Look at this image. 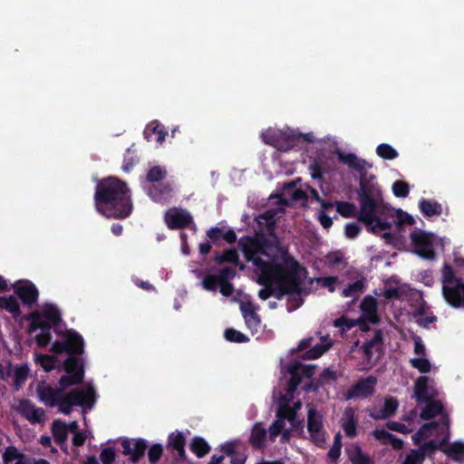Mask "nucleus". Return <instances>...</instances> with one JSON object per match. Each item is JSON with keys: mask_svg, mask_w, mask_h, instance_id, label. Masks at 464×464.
Listing matches in <instances>:
<instances>
[{"mask_svg": "<svg viewBox=\"0 0 464 464\" xmlns=\"http://www.w3.org/2000/svg\"><path fill=\"white\" fill-rule=\"evenodd\" d=\"M93 198L96 210L107 218L124 219L132 213L130 189L126 182L116 177L100 180Z\"/></svg>", "mask_w": 464, "mask_h": 464, "instance_id": "nucleus-1", "label": "nucleus"}, {"mask_svg": "<svg viewBox=\"0 0 464 464\" xmlns=\"http://www.w3.org/2000/svg\"><path fill=\"white\" fill-rule=\"evenodd\" d=\"M36 392L40 401L50 407L57 406L59 411L64 415H69L73 406L92 408L96 401L95 391L91 386L85 390L76 388L65 393L62 392L59 388L54 389L50 385H38Z\"/></svg>", "mask_w": 464, "mask_h": 464, "instance_id": "nucleus-2", "label": "nucleus"}, {"mask_svg": "<svg viewBox=\"0 0 464 464\" xmlns=\"http://www.w3.org/2000/svg\"><path fill=\"white\" fill-rule=\"evenodd\" d=\"M299 272L307 274L305 267L291 255H283V264L273 265L266 273L272 276V296L282 300L285 295L299 291Z\"/></svg>", "mask_w": 464, "mask_h": 464, "instance_id": "nucleus-3", "label": "nucleus"}, {"mask_svg": "<svg viewBox=\"0 0 464 464\" xmlns=\"http://www.w3.org/2000/svg\"><path fill=\"white\" fill-rule=\"evenodd\" d=\"M357 194L360 202L358 219L362 223H371L374 210L382 205V197L375 175L368 174L367 169L360 174Z\"/></svg>", "mask_w": 464, "mask_h": 464, "instance_id": "nucleus-4", "label": "nucleus"}, {"mask_svg": "<svg viewBox=\"0 0 464 464\" xmlns=\"http://www.w3.org/2000/svg\"><path fill=\"white\" fill-rule=\"evenodd\" d=\"M63 341H56L52 346V352L55 354L65 353L67 358L63 363V369L66 373L74 371L78 360L82 359L84 353V341L82 336L72 329L66 330L63 334Z\"/></svg>", "mask_w": 464, "mask_h": 464, "instance_id": "nucleus-5", "label": "nucleus"}, {"mask_svg": "<svg viewBox=\"0 0 464 464\" xmlns=\"http://www.w3.org/2000/svg\"><path fill=\"white\" fill-rule=\"evenodd\" d=\"M238 246L245 256L247 262L260 269L263 273H266L273 265L277 263L266 261L259 256H268L266 248L270 246L268 239L265 236H244L238 240Z\"/></svg>", "mask_w": 464, "mask_h": 464, "instance_id": "nucleus-6", "label": "nucleus"}, {"mask_svg": "<svg viewBox=\"0 0 464 464\" xmlns=\"http://www.w3.org/2000/svg\"><path fill=\"white\" fill-rule=\"evenodd\" d=\"M442 294L453 307H464V283L461 278L456 277L450 265L445 263L442 267Z\"/></svg>", "mask_w": 464, "mask_h": 464, "instance_id": "nucleus-7", "label": "nucleus"}, {"mask_svg": "<svg viewBox=\"0 0 464 464\" xmlns=\"http://www.w3.org/2000/svg\"><path fill=\"white\" fill-rule=\"evenodd\" d=\"M315 366L303 364L300 362L294 361L285 366V372L290 374V379L286 384V393L292 396L303 379H311L314 374Z\"/></svg>", "mask_w": 464, "mask_h": 464, "instance_id": "nucleus-8", "label": "nucleus"}, {"mask_svg": "<svg viewBox=\"0 0 464 464\" xmlns=\"http://www.w3.org/2000/svg\"><path fill=\"white\" fill-rule=\"evenodd\" d=\"M410 238L415 254L427 260L435 258L432 234L422 230H414L411 233Z\"/></svg>", "mask_w": 464, "mask_h": 464, "instance_id": "nucleus-9", "label": "nucleus"}, {"mask_svg": "<svg viewBox=\"0 0 464 464\" xmlns=\"http://www.w3.org/2000/svg\"><path fill=\"white\" fill-rule=\"evenodd\" d=\"M323 415L312 405H308L307 411V430L310 440L318 447L325 443V430H324Z\"/></svg>", "mask_w": 464, "mask_h": 464, "instance_id": "nucleus-10", "label": "nucleus"}, {"mask_svg": "<svg viewBox=\"0 0 464 464\" xmlns=\"http://www.w3.org/2000/svg\"><path fill=\"white\" fill-rule=\"evenodd\" d=\"M164 222L172 230L196 227L192 215L187 209L178 208H169L165 212Z\"/></svg>", "mask_w": 464, "mask_h": 464, "instance_id": "nucleus-11", "label": "nucleus"}, {"mask_svg": "<svg viewBox=\"0 0 464 464\" xmlns=\"http://www.w3.org/2000/svg\"><path fill=\"white\" fill-rule=\"evenodd\" d=\"M346 276L350 279H353L354 282L348 284L346 287L343 289L341 295L343 297L353 298V301L354 302L358 300L361 295L365 291L367 280L362 272L353 267H350L346 271Z\"/></svg>", "mask_w": 464, "mask_h": 464, "instance_id": "nucleus-12", "label": "nucleus"}, {"mask_svg": "<svg viewBox=\"0 0 464 464\" xmlns=\"http://www.w3.org/2000/svg\"><path fill=\"white\" fill-rule=\"evenodd\" d=\"M376 384L377 378L373 375L360 379L347 390L345 399L368 398L374 393Z\"/></svg>", "mask_w": 464, "mask_h": 464, "instance_id": "nucleus-13", "label": "nucleus"}, {"mask_svg": "<svg viewBox=\"0 0 464 464\" xmlns=\"http://www.w3.org/2000/svg\"><path fill=\"white\" fill-rule=\"evenodd\" d=\"M122 454L129 457L131 464H137L145 455L148 448L147 441L139 438L135 440L124 439L121 442Z\"/></svg>", "mask_w": 464, "mask_h": 464, "instance_id": "nucleus-14", "label": "nucleus"}, {"mask_svg": "<svg viewBox=\"0 0 464 464\" xmlns=\"http://www.w3.org/2000/svg\"><path fill=\"white\" fill-rule=\"evenodd\" d=\"M14 289L24 304L31 307L37 302L39 292L31 281H18L14 285Z\"/></svg>", "mask_w": 464, "mask_h": 464, "instance_id": "nucleus-15", "label": "nucleus"}, {"mask_svg": "<svg viewBox=\"0 0 464 464\" xmlns=\"http://www.w3.org/2000/svg\"><path fill=\"white\" fill-rule=\"evenodd\" d=\"M84 379V362L82 359L78 360L74 371L67 375H63L59 380V389L64 392L71 386L81 384Z\"/></svg>", "mask_w": 464, "mask_h": 464, "instance_id": "nucleus-16", "label": "nucleus"}, {"mask_svg": "<svg viewBox=\"0 0 464 464\" xmlns=\"http://www.w3.org/2000/svg\"><path fill=\"white\" fill-rule=\"evenodd\" d=\"M441 424L446 429V434L442 438V440L439 442H436L435 440H430L428 442H425L424 444L420 445V447L417 450L420 453H422L423 458L429 454L433 453L434 451L443 449L444 446L448 445L449 440H450V419L447 415L442 416Z\"/></svg>", "mask_w": 464, "mask_h": 464, "instance_id": "nucleus-17", "label": "nucleus"}, {"mask_svg": "<svg viewBox=\"0 0 464 464\" xmlns=\"http://www.w3.org/2000/svg\"><path fill=\"white\" fill-rule=\"evenodd\" d=\"M173 188L169 183L152 184L148 188V196L155 202L165 204L172 197Z\"/></svg>", "mask_w": 464, "mask_h": 464, "instance_id": "nucleus-18", "label": "nucleus"}, {"mask_svg": "<svg viewBox=\"0 0 464 464\" xmlns=\"http://www.w3.org/2000/svg\"><path fill=\"white\" fill-rule=\"evenodd\" d=\"M337 157L342 163L346 164L349 168L357 170L359 174L366 170L368 168H372V164L363 159L358 158L354 153L338 151Z\"/></svg>", "mask_w": 464, "mask_h": 464, "instance_id": "nucleus-19", "label": "nucleus"}, {"mask_svg": "<svg viewBox=\"0 0 464 464\" xmlns=\"http://www.w3.org/2000/svg\"><path fill=\"white\" fill-rule=\"evenodd\" d=\"M207 237L209 238L210 242L214 245L219 246V240L224 239L228 244L236 243L237 237L234 229L229 228L227 230H224L222 227H210L207 231Z\"/></svg>", "mask_w": 464, "mask_h": 464, "instance_id": "nucleus-20", "label": "nucleus"}, {"mask_svg": "<svg viewBox=\"0 0 464 464\" xmlns=\"http://www.w3.org/2000/svg\"><path fill=\"white\" fill-rule=\"evenodd\" d=\"M360 308L362 312L363 317L371 324H376L379 323L380 318L377 313V300L368 295L362 299Z\"/></svg>", "mask_w": 464, "mask_h": 464, "instance_id": "nucleus-21", "label": "nucleus"}, {"mask_svg": "<svg viewBox=\"0 0 464 464\" xmlns=\"http://www.w3.org/2000/svg\"><path fill=\"white\" fill-rule=\"evenodd\" d=\"M22 415L32 423H40L44 420V411L35 407L29 400H24L20 404Z\"/></svg>", "mask_w": 464, "mask_h": 464, "instance_id": "nucleus-22", "label": "nucleus"}, {"mask_svg": "<svg viewBox=\"0 0 464 464\" xmlns=\"http://www.w3.org/2000/svg\"><path fill=\"white\" fill-rule=\"evenodd\" d=\"M430 378L428 376H420L414 382V395L418 402H428L435 394L430 392L428 385Z\"/></svg>", "mask_w": 464, "mask_h": 464, "instance_id": "nucleus-23", "label": "nucleus"}, {"mask_svg": "<svg viewBox=\"0 0 464 464\" xmlns=\"http://www.w3.org/2000/svg\"><path fill=\"white\" fill-rule=\"evenodd\" d=\"M399 407V401L394 397H387L384 400L383 406L373 412L370 416L374 420H386L392 418L396 413Z\"/></svg>", "mask_w": 464, "mask_h": 464, "instance_id": "nucleus-24", "label": "nucleus"}, {"mask_svg": "<svg viewBox=\"0 0 464 464\" xmlns=\"http://www.w3.org/2000/svg\"><path fill=\"white\" fill-rule=\"evenodd\" d=\"M143 135L148 141L156 140L158 143H162L165 140L167 131L160 123L152 121L146 126Z\"/></svg>", "mask_w": 464, "mask_h": 464, "instance_id": "nucleus-25", "label": "nucleus"}, {"mask_svg": "<svg viewBox=\"0 0 464 464\" xmlns=\"http://www.w3.org/2000/svg\"><path fill=\"white\" fill-rule=\"evenodd\" d=\"M52 433L55 443L58 444L62 450H65L63 447L66 446L68 438L67 424L60 420H53L52 424Z\"/></svg>", "mask_w": 464, "mask_h": 464, "instance_id": "nucleus-26", "label": "nucleus"}, {"mask_svg": "<svg viewBox=\"0 0 464 464\" xmlns=\"http://www.w3.org/2000/svg\"><path fill=\"white\" fill-rule=\"evenodd\" d=\"M267 431L260 423H256L251 430L249 442L253 449L263 450L266 447Z\"/></svg>", "mask_w": 464, "mask_h": 464, "instance_id": "nucleus-27", "label": "nucleus"}, {"mask_svg": "<svg viewBox=\"0 0 464 464\" xmlns=\"http://www.w3.org/2000/svg\"><path fill=\"white\" fill-rule=\"evenodd\" d=\"M281 135L282 133L278 130L267 129L261 133V139L266 144L271 145L279 150H288L293 148V144H289L287 142L285 146L280 144Z\"/></svg>", "mask_w": 464, "mask_h": 464, "instance_id": "nucleus-28", "label": "nucleus"}, {"mask_svg": "<svg viewBox=\"0 0 464 464\" xmlns=\"http://www.w3.org/2000/svg\"><path fill=\"white\" fill-rule=\"evenodd\" d=\"M419 208L420 212L428 218L433 216H440L442 213L441 205L436 201L431 199L421 198L419 202Z\"/></svg>", "mask_w": 464, "mask_h": 464, "instance_id": "nucleus-29", "label": "nucleus"}, {"mask_svg": "<svg viewBox=\"0 0 464 464\" xmlns=\"http://www.w3.org/2000/svg\"><path fill=\"white\" fill-rule=\"evenodd\" d=\"M346 420L343 421L342 428L345 435L349 438H353L357 434V420L354 416L353 408H346L344 411Z\"/></svg>", "mask_w": 464, "mask_h": 464, "instance_id": "nucleus-30", "label": "nucleus"}, {"mask_svg": "<svg viewBox=\"0 0 464 464\" xmlns=\"http://www.w3.org/2000/svg\"><path fill=\"white\" fill-rule=\"evenodd\" d=\"M31 320L29 330L30 332H34L36 330H41V332H51V328L54 326L48 320H46L43 315L40 314L39 312H33L29 317Z\"/></svg>", "mask_w": 464, "mask_h": 464, "instance_id": "nucleus-31", "label": "nucleus"}, {"mask_svg": "<svg viewBox=\"0 0 464 464\" xmlns=\"http://www.w3.org/2000/svg\"><path fill=\"white\" fill-rule=\"evenodd\" d=\"M306 275L307 274H304V272H299V281H298L299 282V291H298V293L287 294V301H288V303H290L292 304L290 307H288V309H287L288 312H292V311L299 308L304 304V300L302 298V294L304 293L303 283H304V278L306 277Z\"/></svg>", "mask_w": 464, "mask_h": 464, "instance_id": "nucleus-32", "label": "nucleus"}, {"mask_svg": "<svg viewBox=\"0 0 464 464\" xmlns=\"http://www.w3.org/2000/svg\"><path fill=\"white\" fill-rule=\"evenodd\" d=\"M0 308L10 313L14 318H18L21 315L20 304L14 295L0 296Z\"/></svg>", "mask_w": 464, "mask_h": 464, "instance_id": "nucleus-33", "label": "nucleus"}, {"mask_svg": "<svg viewBox=\"0 0 464 464\" xmlns=\"http://www.w3.org/2000/svg\"><path fill=\"white\" fill-rule=\"evenodd\" d=\"M441 451L454 461H464V443L460 441H455L448 447L444 446Z\"/></svg>", "mask_w": 464, "mask_h": 464, "instance_id": "nucleus-34", "label": "nucleus"}, {"mask_svg": "<svg viewBox=\"0 0 464 464\" xmlns=\"http://www.w3.org/2000/svg\"><path fill=\"white\" fill-rule=\"evenodd\" d=\"M215 261L218 264L230 263L239 266L243 270L245 266L239 262L238 253L235 248H228L223 251L221 255L217 254Z\"/></svg>", "mask_w": 464, "mask_h": 464, "instance_id": "nucleus-35", "label": "nucleus"}, {"mask_svg": "<svg viewBox=\"0 0 464 464\" xmlns=\"http://www.w3.org/2000/svg\"><path fill=\"white\" fill-rule=\"evenodd\" d=\"M426 406L421 410L420 417L422 420H429L436 415L441 414L443 411V405L440 401H429Z\"/></svg>", "mask_w": 464, "mask_h": 464, "instance_id": "nucleus-36", "label": "nucleus"}, {"mask_svg": "<svg viewBox=\"0 0 464 464\" xmlns=\"http://www.w3.org/2000/svg\"><path fill=\"white\" fill-rule=\"evenodd\" d=\"M189 449L198 458L205 457L211 450L209 444L201 437H194Z\"/></svg>", "mask_w": 464, "mask_h": 464, "instance_id": "nucleus-37", "label": "nucleus"}, {"mask_svg": "<svg viewBox=\"0 0 464 464\" xmlns=\"http://www.w3.org/2000/svg\"><path fill=\"white\" fill-rule=\"evenodd\" d=\"M439 424L437 421H430L423 424L416 433L412 435V441L415 445H420V441L430 435L437 430Z\"/></svg>", "mask_w": 464, "mask_h": 464, "instance_id": "nucleus-38", "label": "nucleus"}, {"mask_svg": "<svg viewBox=\"0 0 464 464\" xmlns=\"http://www.w3.org/2000/svg\"><path fill=\"white\" fill-rule=\"evenodd\" d=\"M39 313L54 326L62 321L60 311L53 304H44L42 311Z\"/></svg>", "mask_w": 464, "mask_h": 464, "instance_id": "nucleus-39", "label": "nucleus"}, {"mask_svg": "<svg viewBox=\"0 0 464 464\" xmlns=\"http://www.w3.org/2000/svg\"><path fill=\"white\" fill-rule=\"evenodd\" d=\"M30 369L27 364H19L14 368V386L16 391L22 388L28 378Z\"/></svg>", "mask_w": 464, "mask_h": 464, "instance_id": "nucleus-40", "label": "nucleus"}, {"mask_svg": "<svg viewBox=\"0 0 464 464\" xmlns=\"http://www.w3.org/2000/svg\"><path fill=\"white\" fill-rule=\"evenodd\" d=\"M390 215L396 218L395 224L397 227H401L404 225L412 226L415 223V220L412 216L403 211L402 209H389Z\"/></svg>", "mask_w": 464, "mask_h": 464, "instance_id": "nucleus-41", "label": "nucleus"}, {"mask_svg": "<svg viewBox=\"0 0 464 464\" xmlns=\"http://www.w3.org/2000/svg\"><path fill=\"white\" fill-rule=\"evenodd\" d=\"M296 415L295 409H292L288 402L280 403L278 406L276 418L282 420L284 422L285 420L293 422V420H295Z\"/></svg>", "mask_w": 464, "mask_h": 464, "instance_id": "nucleus-42", "label": "nucleus"}, {"mask_svg": "<svg viewBox=\"0 0 464 464\" xmlns=\"http://www.w3.org/2000/svg\"><path fill=\"white\" fill-rule=\"evenodd\" d=\"M380 212V208L374 210L373 212V220L371 223H363L366 227H370L372 232H375L377 229L384 231L392 228V224L388 221H383L378 217V213Z\"/></svg>", "mask_w": 464, "mask_h": 464, "instance_id": "nucleus-43", "label": "nucleus"}, {"mask_svg": "<svg viewBox=\"0 0 464 464\" xmlns=\"http://www.w3.org/2000/svg\"><path fill=\"white\" fill-rule=\"evenodd\" d=\"M377 155L387 160H392L399 156L397 150L388 143H381L376 148Z\"/></svg>", "mask_w": 464, "mask_h": 464, "instance_id": "nucleus-44", "label": "nucleus"}, {"mask_svg": "<svg viewBox=\"0 0 464 464\" xmlns=\"http://www.w3.org/2000/svg\"><path fill=\"white\" fill-rule=\"evenodd\" d=\"M166 176L167 170L165 168L161 166H153L148 170L146 179L149 182L154 183L163 180Z\"/></svg>", "mask_w": 464, "mask_h": 464, "instance_id": "nucleus-45", "label": "nucleus"}, {"mask_svg": "<svg viewBox=\"0 0 464 464\" xmlns=\"http://www.w3.org/2000/svg\"><path fill=\"white\" fill-rule=\"evenodd\" d=\"M336 211L343 218H353L355 216V206L347 201H335Z\"/></svg>", "mask_w": 464, "mask_h": 464, "instance_id": "nucleus-46", "label": "nucleus"}, {"mask_svg": "<svg viewBox=\"0 0 464 464\" xmlns=\"http://www.w3.org/2000/svg\"><path fill=\"white\" fill-rule=\"evenodd\" d=\"M225 338L231 343H246L249 341V338L244 334L243 333L234 329V328H227L225 330L224 333Z\"/></svg>", "mask_w": 464, "mask_h": 464, "instance_id": "nucleus-47", "label": "nucleus"}, {"mask_svg": "<svg viewBox=\"0 0 464 464\" xmlns=\"http://www.w3.org/2000/svg\"><path fill=\"white\" fill-rule=\"evenodd\" d=\"M56 362L57 360L54 356L48 354H40L36 360V362L39 363L46 372H50L55 368Z\"/></svg>", "mask_w": 464, "mask_h": 464, "instance_id": "nucleus-48", "label": "nucleus"}, {"mask_svg": "<svg viewBox=\"0 0 464 464\" xmlns=\"http://www.w3.org/2000/svg\"><path fill=\"white\" fill-rule=\"evenodd\" d=\"M24 459V455L18 451L14 446H8L3 453L4 464H8L14 459Z\"/></svg>", "mask_w": 464, "mask_h": 464, "instance_id": "nucleus-49", "label": "nucleus"}, {"mask_svg": "<svg viewBox=\"0 0 464 464\" xmlns=\"http://www.w3.org/2000/svg\"><path fill=\"white\" fill-rule=\"evenodd\" d=\"M163 454V447L160 443L152 444L148 450V459L150 464H157Z\"/></svg>", "mask_w": 464, "mask_h": 464, "instance_id": "nucleus-50", "label": "nucleus"}, {"mask_svg": "<svg viewBox=\"0 0 464 464\" xmlns=\"http://www.w3.org/2000/svg\"><path fill=\"white\" fill-rule=\"evenodd\" d=\"M392 192L397 198H406L410 192V186L406 181L396 180L392 184Z\"/></svg>", "mask_w": 464, "mask_h": 464, "instance_id": "nucleus-51", "label": "nucleus"}, {"mask_svg": "<svg viewBox=\"0 0 464 464\" xmlns=\"http://www.w3.org/2000/svg\"><path fill=\"white\" fill-rule=\"evenodd\" d=\"M411 365L420 373H428L431 370V364L426 358H413L410 360Z\"/></svg>", "mask_w": 464, "mask_h": 464, "instance_id": "nucleus-52", "label": "nucleus"}, {"mask_svg": "<svg viewBox=\"0 0 464 464\" xmlns=\"http://www.w3.org/2000/svg\"><path fill=\"white\" fill-rule=\"evenodd\" d=\"M341 450H342V439H341V434L340 433H337L335 436H334V443L331 447V449L329 450L327 455L328 457L333 460V461H335L336 459H339L340 455H341Z\"/></svg>", "mask_w": 464, "mask_h": 464, "instance_id": "nucleus-53", "label": "nucleus"}, {"mask_svg": "<svg viewBox=\"0 0 464 464\" xmlns=\"http://www.w3.org/2000/svg\"><path fill=\"white\" fill-rule=\"evenodd\" d=\"M220 281L221 280L218 275H207L202 280V285L206 290L215 292L218 289Z\"/></svg>", "mask_w": 464, "mask_h": 464, "instance_id": "nucleus-54", "label": "nucleus"}, {"mask_svg": "<svg viewBox=\"0 0 464 464\" xmlns=\"http://www.w3.org/2000/svg\"><path fill=\"white\" fill-rule=\"evenodd\" d=\"M326 351L327 347L324 344L318 343L307 350L304 353V358L307 360H314L323 355Z\"/></svg>", "mask_w": 464, "mask_h": 464, "instance_id": "nucleus-55", "label": "nucleus"}, {"mask_svg": "<svg viewBox=\"0 0 464 464\" xmlns=\"http://www.w3.org/2000/svg\"><path fill=\"white\" fill-rule=\"evenodd\" d=\"M186 439L181 432L171 433L169 437V445L173 450H178L182 447H185Z\"/></svg>", "mask_w": 464, "mask_h": 464, "instance_id": "nucleus-56", "label": "nucleus"}, {"mask_svg": "<svg viewBox=\"0 0 464 464\" xmlns=\"http://www.w3.org/2000/svg\"><path fill=\"white\" fill-rule=\"evenodd\" d=\"M272 278L267 281L264 278L258 280V284L264 285V287L258 291V297L262 300H267L272 296Z\"/></svg>", "mask_w": 464, "mask_h": 464, "instance_id": "nucleus-57", "label": "nucleus"}, {"mask_svg": "<svg viewBox=\"0 0 464 464\" xmlns=\"http://www.w3.org/2000/svg\"><path fill=\"white\" fill-rule=\"evenodd\" d=\"M422 453L417 450H411L401 464H422L424 461Z\"/></svg>", "mask_w": 464, "mask_h": 464, "instance_id": "nucleus-58", "label": "nucleus"}, {"mask_svg": "<svg viewBox=\"0 0 464 464\" xmlns=\"http://www.w3.org/2000/svg\"><path fill=\"white\" fill-rule=\"evenodd\" d=\"M299 140H302L308 143H312L315 140V138H314V135L313 132L292 134V135L288 136L286 142L289 144H293V147H294L295 141Z\"/></svg>", "mask_w": 464, "mask_h": 464, "instance_id": "nucleus-59", "label": "nucleus"}, {"mask_svg": "<svg viewBox=\"0 0 464 464\" xmlns=\"http://www.w3.org/2000/svg\"><path fill=\"white\" fill-rule=\"evenodd\" d=\"M285 422L276 419L269 427V440L275 441L276 437L283 431Z\"/></svg>", "mask_w": 464, "mask_h": 464, "instance_id": "nucleus-60", "label": "nucleus"}, {"mask_svg": "<svg viewBox=\"0 0 464 464\" xmlns=\"http://www.w3.org/2000/svg\"><path fill=\"white\" fill-rule=\"evenodd\" d=\"M325 258L329 266H336L344 263V266H346L348 264L344 262V256L341 251L331 252L326 255Z\"/></svg>", "mask_w": 464, "mask_h": 464, "instance_id": "nucleus-61", "label": "nucleus"}, {"mask_svg": "<svg viewBox=\"0 0 464 464\" xmlns=\"http://www.w3.org/2000/svg\"><path fill=\"white\" fill-rule=\"evenodd\" d=\"M116 459L115 451L111 447H106L102 450L100 459L102 464H114Z\"/></svg>", "mask_w": 464, "mask_h": 464, "instance_id": "nucleus-62", "label": "nucleus"}, {"mask_svg": "<svg viewBox=\"0 0 464 464\" xmlns=\"http://www.w3.org/2000/svg\"><path fill=\"white\" fill-rule=\"evenodd\" d=\"M245 322L247 328H249L252 331V333L257 332L261 324L260 317L256 314V312L254 313V314L246 315Z\"/></svg>", "mask_w": 464, "mask_h": 464, "instance_id": "nucleus-63", "label": "nucleus"}, {"mask_svg": "<svg viewBox=\"0 0 464 464\" xmlns=\"http://www.w3.org/2000/svg\"><path fill=\"white\" fill-rule=\"evenodd\" d=\"M352 464H372L370 458L363 454L360 447L356 448L355 454L351 458Z\"/></svg>", "mask_w": 464, "mask_h": 464, "instance_id": "nucleus-64", "label": "nucleus"}]
</instances>
